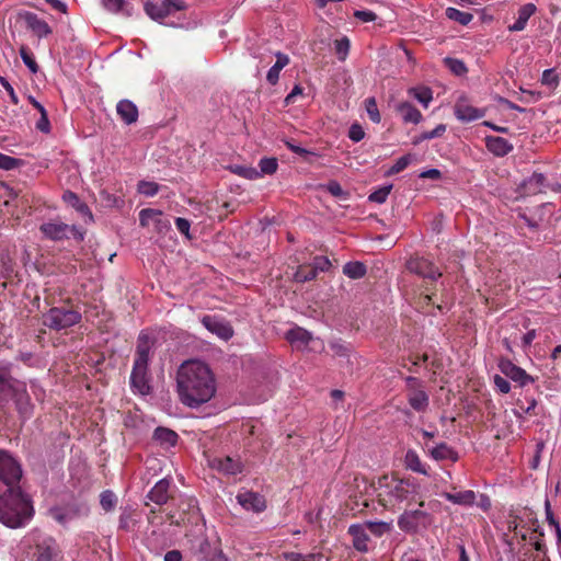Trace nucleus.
Returning <instances> with one entry per match:
<instances>
[{
	"label": "nucleus",
	"mask_w": 561,
	"mask_h": 561,
	"mask_svg": "<svg viewBox=\"0 0 561 561\" xmlns=\"http://www.w3.org/2000/svg\"><path fill=\"white\" fill-rule=\"evenodd\" d=\"M443 496L453 504L462 506H472L476 501V493L471 490H466L457 493L445 492Z\"/></svg>",
	"instance_id": "nucleus-27"
},
{
	"label": "nucleus",
	"mask_w": 561,
	"mask_h": 561,
	"mask_svg": "<svg viewBox=\"0 0 561 561\" xmlns=\"http://www.w3.org/2000/svg\"><path fill=\"white\" fill-rule=\"evenodd\" d=\"M407 400L410 407L416 412H425L430 404V398L426 393L423 382L412 376L405 378Z\"/></svg>",
	"instance_id": "nucleus-9"
},
{
	"label": "nucleus",
	"mask_w": 561,
	"mask_h": 561,
	"mask_svg": "<svg viewBox=\"0 0 561 561\" xmlns=\"http://www.w3.org/2000/svg\"><path fill=\"white\" fill-rule=\"evenodd\" d=\"M432 516L422 510L404 511L398 518V527L409 534L417 533L420 528H427L432 524Z\"/></svg>",
	"instance_id": "nucleus-7"
},
{
	"label": "nucleus",
	"mask_w": 561,
	"mask_h": 561,
	"mask_svg": "<svg viewBox=\"0 0 561 561\" xmlns=\"http://www.w3.org/2000/svg\"><path fill=\"white\" fill-rule=\"evenodd\" d=\"M34 508L30 496L20 486H9L0 495V522L10 527L25 526L33 517Z\"/></svg>",
	"instance_id": "nucleus-2"
},
{
	"label": "nucleus",
	"mask_w": 561,
	"mask_h": 561,
	"mask_svg": "<svg viewBox=\"0 0 561 561\" xmlns=\"http://www.w3.org/2000/svg\"><path fill=\"white\" fill-rule=\"evenodd\" d=\"M202 324L213 334L224 341H228L233 336V329L226 320L216 316H204Z\"/></svg>",
	"instance_id": "nucleus-14"
},
{
	"label": "nucleus",
	"mask_w": 561,
	"mask_h": 561,
	"mask_svg": "<svg viewBox=\"0 0 561 561\" xmlns=\"http://www.w3.org/2000/svg\"><path fill=\"white\" fill-rule=\"evenodd\" d=\"M137 191L141 195L151 197L159 192V185L151 181H140L137 185Z\"/></svg>",
	"instance_id": "nucleus-45"
},
{
	"label": "nucleus",
	"mask_w": 561,
	"mask_h": 561,
	"mask_svg": "<svg viewBox=\"0 0 561 561\" xmlns=\"http://www.w3.org/2000/svg\"><path fill=\"white\" fill-rule=\"evenodd\" d=\"M19 359L31 367L39 365V359L30 352L20 353Z\"/></svg>",
	"instance_id": "nucleus-62"
},
{
	"label": "nucleus",
	"mask_w": 561,
	"mask_h": 561,
	"mask_svg": "<svg viewBox=\"0 0 561 561\" xmlns=\"http://www.w3.org/2000/svg\"><path fill=\"white\" fill-rule=\"evenodd\" d=\"M186 8V3L183 0H160L145 3V12L150 19L172 27L182 26V24L173 21L169 22L167 19L174 16L178 12L184 11Z\"/></svg>",
	"instance_id": "nucleus-5"
},
{
	"label": "nucleus",
	"mask_w": 561,
	"mask_h": 561,
	"mask_svg": "<svg viewBox=\"0 0 561 561\" xmlns=\"http://www.w3.org/2000/svg\"><path fill=\"white\" fill-rule=\"evenodd\" d=\"M416 158L412 153L404 154L400 157L396 163L386 172V175L391 176L394 175L404 169H407Z\"/></svg>",
	"instance_id": "nucleus-38"
},
{
	"label": "nucleus",
	"mask_w": 561,
	"mask_h": 561,
	"mask_svg": "<svg viewBox=\"0 0 561 561\" xmlns=\"http://www.w3.org/2000/svg\"><path fill=\"white\" fill-rule=\"evenodd\" d=\"M18 19L23 21L26 28L38 38L47 37L53 33L49 24L34 12L22 10L18 13Z\"/></svg>",
	"instance_id": "nucleus-11"
},
{
	"label": "nucleus",
	"mask_w": 561,
	"mask_h": 561,
	"mask_svg": "<svg viewBox=\"0 0 561 561\" xmlns=\"http://www.w3.org/2000/svg\"><path fill=\"white\" fill-rule=\"evenodd\" d=\"M351 43L350 39L344 36L341 39L335 41V53L340 60H345L350 51Z\"/></svg>",
	"instance_id": "nucleus-49"
},
{
	"label": "nucleus",
	"mask_w": 561,
	"mask_h": 561,
	"mask_svg": "<svg viewBox=\"0 0 561 561\" xmlns=\"http://www.w3.org/2000/svg\"><path fill=\"white\" fill-rule=\"evenodd\" d=\"M20 165V160L11 156L0 153V169L10 171Z\"/></svg>",
	"instance_id": "nucleus-51"
},
{
	"label": "nucleus",
	"mask_w": 561,
	"mask_h": 561,
	"mask_svg": "<svg viewBox=\"0 0 561 561\" xmlns=\"http://www.w3.org/2000/svg\"><path fill=\"white\" fill-rule=\"evenodd\" d=\"M260 176L262 174H273L276 172L278 163L275 158H263L259 162Z\"/></svg>",
	"instance_id": "nucleus-48"
},
{
	"label": "nucleus",
	"mask_w": 561,
	"mask_h": 561,
	"mask_svg": "<svg viewBox=\"0 0 561 561\" xmlns=\"http://www.w3.org/2000/svg\"><path fill=\"white\" fill-rule=\"evenodd\" d=\"M62 199L65 203L73 207L78 213L83 216H89V218L92 219V213L90 211L88 205L83 203L76 193L66 191L62 195Z\"/></svg>",
	"instance_id": "nucleus-30"
},
{
	"label": "nucleus",
	"mask_w": 561,
	"mask_h": 561,
	"mask_svg": "<svg viewBox=\"0 0 561 561\" xmlns=\"http://www.w3.org/2000/svg\"><path fill=\"white\" fill-rule=\"evenodd\" d=\"M380 492L378 496L383 505H394L409 501L416 493V485L409 480H390L385 477L379 481Z\"/></svg>",
	"instance_id": "nucleus-4"
},
{
	"label": "nucleus",
	"mask_w": 561,
	"mask_h": 561,
	"mask_svg": "<svg viewBox=\"0 0 561 561\" xmlns=\"http://www.w3.org/2000/svg\"><path fill=\"white\" fill-rule=\"evenodd\" d=\"M50 516L59 524L66 525L79 515V511L72 507H55L50 510Z\"/></svg>",
	"instance_id": "nucleus-32"
},
{
	"label": "nucleus",
	"mask_w": 561,
	"mask_h": 561,
	"mask_svg": "<svg viewBox=\"0 0 561 561\" xmlns=\"http://www.w3.org/2000/svg\"><path fill=\"white\" fill-rule=\"evenodd\" d=\"M485 146L490 152L497 157H504L513 150L512 144L499 136L485 137Z\"/></svg>",
	"instance_id": "nucleus-23"
},
{
	"label": "nucleus",
	"mask_w": 561,
	"mask_h": 561,
	"mask_svg": "<svg viewBox=\"0 0 561 561\" xmlns=\"http://www.w3.org/2000/svg\"><path fill=\"white\" fill-rule=\"evenodd\" d=\"M22 478L20 462L8 451L0 450V480L9 486H19Z\"/></svg>",
	"instance_id": "nucleus-8"
},
{
	"label": "nucleus",
	"mask_w": 561,
	"mask_h": 561,
	"mask_svg": "<svg viewBox=\"0 0 561 561\" xmlns=\"http://www.w3.org/2000/svg\"><path fill=\"white\" fill-rule=\"evenodd\" d=\"M117 503V497L115 493L111 490H105L100 495V504L102 508L106 512L112 511Z\"/></svg>",
	"instance_id": "nucleus-43"
},
{
	"label": "nucleus",
	"mask_w": 561,
	"mask_h": 561,
	"mask_svg": "<svg viewBox=\"0 0 561 561\" xmlns=\"http://www.w3.org/2000/svg\"><path fill=\"white\" fill-rule=\"evenodd\" d=\"M404 466L408 470L428 476V466L424 463L414 449H409L404 456Z\"/></svg>",
	"instance_id": "nucleus-25"
},
{
	"label": "nucleus",
	"mask_w": 561,
	"mask_h": 561,
	"mask_svg": "<svg viewBox=\"0 0 561 561\" xmlns=\"http://www.w3.org/2000/svg\"><path fill=\"white\" fill-rule=\"evenodd\" d=\"M499 369L506 378L511 379L519 387H525L535 381V379L528 375L525 369L515 365L511 359L502 358L499 362Z\"/></svg>",
	"instance_id": "nucleus-12"
},
{
	"label": "nucleus",
	"mask_w": 561,
	"mask_h": 561,
	"mask_svg": "<svg viewBox=\"0 0 561 561\" xmlns=\"http://www.w3.org/2000/svg\"><path fill=\"white\" fill-rule=\"evenodd\" d=\"M162 211L152 208L141 209L139 213V222L142 227H147L150 224L162 222Z\"/></svg>",
	"instance_id": "nucleus-35"
},
{
	"label": "nucleus",
	"mask_w": 561,
	"mask_h": 561,
	"mask_svg": "<svg viewBox=\"0 0 561 561\" xmlns=\"http://www.w3.org/2000/svg\"><path fill=\"white\" fill-rule=\"evenodd\" d=\"M15 405L23 419H28L33 412V405L25 390L15 394Z\"/></svg>",
	"instance_id": "nucleus-31"
},
{
	"label": "nucleus",
	"mask_w": 561,
	"mask_h": 561,
	"mask_svg": "<svg viewBox=\"0 0 561 561\" xmlns=\"http://www.w3.org/2000/svg\"><path fill=\"white\" fill-rule=\"evenodd\" d=\"M103 7L112 12V13H118L123 10L125 5V0H101Z\"/></svg>",
	"instance_id": "nucleus-54"
},
{
	"label": "nucleus",
	"mask_w": 561,
	"mask_h": 561,
	"mask_svg": "<svg viewBox=\"0 0 561 561\" xmlns=\"http://www.w3.org/2000/svg\"><path fill=\"white\" fill-rule=\"evenodd\" d=\"M44 238L51 241H62L73 236L77 240H83V233L76 226H68L61 221L44 222L39 227Z\"/></svg>",
	"instance_id": "nucleus-10"
},
{
	"label": "nucleus",
	"mask_w": 561,
	"mask_h": 561,
	"mask_svg": "<svg viewBox=\"0 0 561 561\" xmlns=\"http://www.w3.org/2000/svg\"><path fill=\"white\" fill-rule=\"evenodd\" d=\"M408 270L425 279L436 280L442 276L438 268L424 257H414L408 262Z\"/></svg>",
	"instance_id": "nucleus-13"
},
{
	"label": "nucleus",
	"mask_w": 561,
	"mask_h": 561,
	"mask_svg": "<svg viewBox=\"0 0 561 561\" xmlns=\"http://www.w3.org/2000/svg\"><path fill=\"white\" fill-rule=\"evenodd\" d=\"M276 62L270 68L266 76V79L271 84H275L277 82L279 71L289 62L288 56L280 53L276 55Z\"/></svg>",
	"instance_id": "nucleus-33"
},
{
	"label": "nucleus",
	"mask_w": 561,
	"mask_h": 561,
	"mask_svg": "<svg viewBox=\"0 0 561 561\" xmlns=\"http://www.w3.org/2000/svg\"><path fill=\"white\" fill-rule=\"evenodd\" d=\"M210 466L219 472L227 476H236L241 473L243 465L238 458L232 457H216L209 461Z\"/></svg>",
	"instance_id": "nucleus-16"
},
{
	"label": "nucleus",
	"mask_w": 561,
	"mask_h": 561,
	"mask_svg": "<svg viewBox=\"0 0 561 561\" xmlns=\"http://www.w3.org/2000/svg\"><path fill=\"white\" fill-rule=\"evenodd\" d=\"M392 185L382 186L379 190L373 192L368 199L374 203L382 204L391 192Z\"/></svg>",
	"instance_id": "nucleus-50"
},
{
	"label": "nucleus",
	"mask_w": 561,
	"mask_h": 561,
	"mask_svg": "<svg viewBox=\"0 0 561 561\" xmlns=\"http://www.w3.org/2000/svg\"><path fill=\"white\" fill-rule=\"evenodd\" d=\"M13 390V378L7 367H0V394H8Z\"/></svg>",
	"instance_id": "nucleus-41"
},
{
	"label": "nucleus",
	"mask_w": 561,
	"mask_h": 561,
	"mask_svg": "<svg viewBox=\"0 0 561 561\" xmlns=\"http://www.w3.org/2000/svg\"><path fill=\"white\" fill-rule=\"evenodd\" d=\"M446 131V125L439 124L433 130L422 133L413 144L440 137Z\"/></svg>",
	"instance_id": "nucleus-46"
},
{
	"label": "nucleus",
	"mask_w": 561,
	"mask_h": 561,
	"mask_svg": "<svg viewBox=\"0 0 561 561\" xmlns=\"http://www.w3.org/2000/svg\"><path fill=\"white\" fill-rule=\"evenodd\" d=\"M152 340L146 333H140L136 348V357L130 374V386L135 393L147 396L151 391L148 377V365L150 351L152 348Z\"/></svg>",
	"instance_id": "nucleus-3"
},
{
	"label": "nucleus",
	"mask_w": 561,
	"mask_h": 561,
	"mask_svg": "<svg viewBox=\"0 0 561 561\" xmlns=\"http://www.w3.org/2000/svg\"><path fill=\"white\" fill-rule=\"evenodd\" d=\"M286 339L291 345L304 347L311 342L312 334L304 328L296 327L287 331Z\"/></svg>",
	"instance_id": "nucleus-26"
},
{
	"label": "nucleus",
	"mask_w": 561,
	"mask_h": 561,
	"mask_svg": "<svg viewBox=\"0 0 561 561\" xmlns=\"http://www.w3.org/2000/svg\"><path fill=\"white\" fill-rule=\"evenodd\" d=\"M328 192L335 197H344L346 194L343 191L341 184L336 181H330L327 184Z\"/></svg>",
	"instance_id": "nucleus-59"
},
{
	"label": "nucleus",
	"mask_w": 561,
	"mask_h": 561,
	"mask_svg": "<svg viewBox=\"0 0 561 561\" xmlns=\"http://www.w3.org/2000/svg\"><path fill=\"white\" fill-rule=\"evenodd\" d=\"M348 534L352 536L353 546L357 551H368L369 537L367 535V527L364 523L351 525L348 527Z\"/></svg>",
	"instance_id": "nucleus-20"
},
{
	"label": "nucleus",
	"mask_w": 561,
	"mask_h": 561,
	"mask_svg": "<svg viewBox=\"0 0 561 561\" xmlns=\"http://www.w3.org/2000/svg\"><path fill=\"white\" fill-rule=\"evenodd\" d=\"M409 94L417 100L425 108L428 107L430 103L433 100V92L430 88H411L409 89Z\"/></svg>",
	"instance_id": "nucleus-36"
},
{
	"label": "nucleus",
	"mask_w": 561,
	"mask_h": 561,
	"mask_svg": "<svg viewBox=\"0 0 561 561\" xmlns=\"http://www.w3.org/2000/svg\"><path fill=\"white\" fill-rule=\"evenodd\" d=\"M285 145H286V147H287L290 151H293V152H294V153H296V154H299V156H306V154H309V153H310V151H309V150H307V149H305V148H302V147H300V146H298V145H295L293 141L287 140V141H285Z\"/></svg>",
	"instance_id": "nucleus-63"
},
{
	"label": "nucleus",
	"mask_w": 561,
	"mask_h": 561,
	"mask_svg": "<svg viewBox=\"0 0 561 561\" xmlns=\"http://www.w3.org/2000/svg\"><path fill=\"white\" fill-rule=\"evenodd\" d=\"M153 438L163 447H173L176 445L178 434L167 427H157L153 432Z\"/></svg>",
	"instance_id": "nucleus-29"
},
{
	"label": "nucleus",
	"mask_w": 561,
	"mask_h": 561,
	"mask_svg": "<svg viewBox=\"0 0 561 561\" xmlns=\"http://www.w3.org/2000/svg\"><path fill=\"white\" fill-rule=\"evenodd\" d=\"M354 16L363 22H373L377 19L376 13L370 10H357L354 12Z\"/></svg>",
	"instance_id": "nucleus-61"
},
{
	"label": "nucleus",
	"mask_w": 561,
	"mask_h": 561,
	"mask_svg": "<svg viewBox=\"0 0 561 561\" xmlns=\"http://www.w3.org/2000/svg\"><path fill=\"white\" fill-rule=\"evenodd\" d=\"M230 171L239 176L248 180H255L260 178V172L252 167L234 164L229 167Z\"/></svg>",
	"instance_id": "nucleus-40"
},
{
	"label": "nucleus",
	"mask_w": 561,
	"mask_h": 561,
	"mask_svg": "<svg viewBox=\"0 0 561 561\" xmlns=\"http://www.w3.org/2000/svg\"><path fill=\"white\" fill-rule=\"evenodd\" d=\"M537 11V8L534 3H526L518 9L516 21L508 25L510 32H520L524 31L527 26V22L531 15H534Z\"/></svg>",
	"instance_id": "nucleus-22"
},
{
	"label": "nucleus",
	"mask_w": 561,
	"mask_h": 561,
	"mask_svg": "<svg viewBox=\"0 0 561 561\" xmlns=\"http://www.w3.org/2000/svg\"><path fill=\"white\" fill-rule=\"evenodd\" d=\"M237 502L249 512L262 513L266 508L265 497L253 491H241L236 496Z\"/></svg>",
	"instance_id": "nucleus-15"
},
{
	"label": "nucleus",
	"mask_w": 561,
	"mask_h": 561,
	"mask_svg": "<svg viewBox=\"0 0 561 561\" xmlns=\"http://www.w3.org/2000/svg\"><path fill=\"white\" fill-rule=\"evenodd\" d=\"M348 137L354 142H358L362 139H364L365 131H364L363 127L359 124L355 123V124H352L350 129H348Z\"/></svg>",
	"instance_id": "nucleus-55"
},
{
	"label": "nucleus",
	"mask_w": 561,
	"mask_h": 561,
	"mask_svg": "<svg viewBox=\"0 0 561 561\" xmlns=\"http://www.w3.org/2000/svg\"><path fill=\"white\" fill-rule=\"evenodd\" d=\"M397 111L405 123L419 124L422 119L421 112L409 102L399 103Z\"/></svg>",
	"instance_id": "nucleus-28"
},
{
	"label": "nucleus",
	"mask_w": 561,
	"mask_h": 561,
	"mask_svg": "<svg viewBox=\"0 0 561 561\" xmlns=\"http://www.w3.org/2000/svg\"><path fill=\"white\" fill-rule=\"evenodd\" d=\"M445 14L449 20L455 21L460 25H468L473 19V15L470 12L460 11L451 7L446 9Z\"/></svg>",
	"instance_id": "nucleus-37"
},
{
	"label": "nucleus",
	"mask_w": 561,
	"mask_h": 561,
	"mask_svg": "<svg viewBox=\"0 0 561 561\" xmlns=\"http://www.w3.org/2000/svg\"><path fill=\"white\" fill-rule=\"evenodd\" d=\"M175 226H176V229L182 234H184L186 238L191 239V236H190L191 224L187 219L182 218V217L175 218Z\"/></svg>",
	"instance_id": "nucleus-58"
},
{
	"label": "nucleus",
	"mask_w": 561,
	"mask_h": 561,
	"mask_svg": "<svg viewBox=\"0 0 561 561\" xmlns=\"http://www.w3.org/2000/svg\"><path fill=\"white\" fill-rule=\"evenodd\" d=\"M366 271L367 270H366L365 264L359 261L347 262L343 266V274L352 279H358V278L364 277L366 274Z\"/></svg>",
	"instance_id": "nucleus-34"
},
{
	"label": "nucleus",
	"mask_w": 561,
	"mask_h": 561,
	"mask_svg": "<svg viewBox=\"0 0 561 561\" xmlns=\"http://www.w3.org/2000/svg\"><path fill=\"white\" fill-rule=\"evenodd\" d=\"M493 382H494L495 389L500 393L506 394L511 391L510 381L506 378L502 377L501 375H495L493 377Z\"/></svg>",
	"instance_id": "nucleus-53"
},
{
	"label": "nucleus",
	"mask_w": 561,
	"mask_h": 561,
	"mask_svg": "<svg viewBox=\"0 0 561 561\" xmlns=\"http://www.w3.org/2000/svg\"><path fill=\"white\" fill-rule=\"evenodd\" d=\"M367 529L376 537H381L382 535L390 533L392 530L391 522H365L364 523Z\"/></svg>",
	"instance_id": "nucleus-39"
},
{
	"label": "nucleus",
	"mask_w": 561,
	"mask_h": 561,
	"mask_svg": "<svg viewBox=\"0 0 561 561\" xmlns=\"http://www.w3.org/2000/svg\"><path fill=\"white\" fill-rule=\"evenodd\" d=\"M176 389L181 403L197 409L216 394L217 382L208 364L199 359L182 363L176 373Z\"/></svg>",
	"instance_id": "nucleus-1"
},
{
	"label": "nucleus",
	"mask_w": 561,
	"mask_h": 561,
	"mask_svg": "<svg viewBox=\"0 0 561 561\" xmlns=\"http://www.w3.org/2000/svg\"><path fill=\"white\" fill-rule=\"evenodd\" d=\"M455 116L457 119L469 123L484 116L485 111L477 108L467 103L465 99H459L455 104Z\"/></svg>",
	"instance_id": "nucleus-17"
},
{
	"label": "nucleus",
	"mask_w": 561,
	"mask_h": 561,
	"mask_svg": "<svg viewBox=\"0 0 561 561\" xmlns=\"http://www.w3.org/2000/svg\"><path fill=\"white\" fill-rule=\"evenodd\" d=\"M20 56L24 65L28 68V70L32 73H37L38 71V65L34 58V55L31 53V50L26 46H21L20 48Z\"/></svg>",
	"instance_id": "nucleus-42"
},
{
	"label": "nucleus",
	"mask_w": 561,
	"mask_h": 561,
	"mask_svg": "<svg viewBox=\"0 0 561 561\" xmlns=\"http://www.w3.org/2000/svg\"><path fill=\"white\" fill-rule=\"evenodd\" d=\"M164 561H182V554L178 550L168 551L164 554Z\"/></svg>",
	"instance_id": "nucleus-64"
},
{
	"label": "nucleus",
	"mask_w": 561,
	"mask_h": 561,
	"mask_svg": "<svg viewBox=\"0 0 561 561\" xmlns=\"http://www.w3.org/2000/svg\"><path fill=\"white\" fill-rule=\"evenodd\" d=\"M0 84L5 89V91L8 92L9 96H10V100L13 104H18L19 103V98L13 89V87L10 84V82L4 78V77H1L0 76Z\"/></svg>",
	"instance_id": "nucleus-60"
},
{
	"label": "nucleus",
	"mask_w": 561,
	"mask_h": 561,
	"mask_svg": "<svg viewBox=\"0 0 561 561\" xmlns=\"http://www.w3.org/2000/svg\"><path fill=\"white\" fill-rule=\"evenodd\" d=\"M312 267H314L318 273L319 272H327L330 270L331 267V262L328 257L325 256H317L314 257L313 260V265Z\"/></svg>",
	"instance_id": "nucleus-56"
},
{
	"label": "nucleus",
	"mask_w": 561,
	"mask_h": 561,
	"mask_svg": "<svg viewBox=\"0 0 561 561\" xmlns=\"http://www.w3.org/2000/svg\"><path fill=\"white\" fill-rule=\"evenodd\" d=\"M42 319L44 327L54 331H64L80 323L82 314L77 309L51 307L43 313Z\"/></svg>",
	"instance_id": "nucleus-6"
},
{
	"label": "nucleus",
	"mask_w": 561,
	"mask_h": 561,
	"mask_svg": "<svg viewBox=\"0 0 561 561\" xmlns=\"http://www.w3.org/2000/svg\"><path fill=\"white\" fill-rule=\"evenodd\" d=\"M36 128L45 134H48L50 131V123L48 119L47 111H43V113H41V117L36 123Z\"/></svg>",
	"instance_id": "nucleus-57"
},
{
	"label": "nucleus",
	"mask_w": 561,
	"mask_h": 561,
	"mask_svg": "<svg viewBox=\"0 0 561 561\" xmlns=\"http://www.w3.org/2000/svg\"><path fill=\"white\" fill-rule=\"evenodd\" d=\"M545 512H546V519H547L548 524L551 527H553L556 535H557V540H558V542L561 543V528H560L558 520L554 518V515L551 510V505H550L549 501H546V503H545Z\"/></svg>",
	"instance_id": "nucleus-44"
},
{
	"label": "nucleus",
	"mask_w": 561,
	"mask_h": 561,
	"mask_svg": "<svg viewBox=\"0 0 561 561\" xmlns=\"http://www.w3.org/2000/svg\"><path fill=\"white\" fill-rule=\"evenodd\" d=\"M58 553L56 541L53 538H46L36 546L34 561H56Z\"/></svg>",
	"instance_id": "nucleus-18"
},
{
	"label": "nucleus",
	"mask_w": 561,
	"mask_h": 561,
	"mask_svg": "<svg viewBox=\"0 0 561 561\" xmlns=\"http://www.w3.org/2000/svg\"><path fill=\"white\" fill-rule=\"evenodd\" d=\"M116 111L121 119L127 125H131L138 119V108L129 100L119 101L116 105Z\"/></svg>",
	"instance_id": "nucleus-24"
},
{
	"label": "nucleus",
	"mask_w": 561,
	"mask_h": 561,
	"mask_svg": "<svg viewBox=\"0 0 561 561\" xmlns=\"http://www.w3.org/2000/svg\"><path fill=\"white\" fill-rule=\"evenodd\" d=\"M171 479L163 478L159 480L149 491L147 497L157 505H163L169 500V489Z\"/></svg>",
	"instance_id": "nucleus-21"
},
{
	"label": "nucleus",
	"mask_w": 561,
	"mask_h": 561,
	"mask_svg": "<svg viewBox=\"0 0 561 561\" xmlns=\"http://www.w3.org/2000/svg\"><path fill=\"white\" fill-rule=\"evenodd\" d=\"M424 450L427 451L431 458L436 461L451 460L456 462L458 460V454L446 443H439L433 447H430L427 443L424 444Z\"/></svg>",
	"instance_id": "nucleus-19"
},
{
	"label": "nucleus",
	"mask_w": 561,
	"mask_h": 561,
	"mask_svg": "<svg viewBox=\"0 0 561 561\" xmlns=\"http://www.w3.org/2000/svg\"><path fill=\"white\" fill-rule=\"evenodd\" d=\"M366 111H367L369 118L374 123L380 122V114H379L377 103L374 98H369L366 100Z\"/></svg>",
	"instance_id": "nucleus-52"
},
{
	"label": "nucleus",
	"mask_w": 561,
	"mask_h": 561,
	"mask_svg": "<svg viewBox=\"0 0 561 561\" xmlns=\"http://www.w3.org/2000/svg\"><path fill=\"white\" fill-rule=\"evenodd\" d=\"M445 64L448 67V69L455 73L456 76H462L467 72V67L465 62L457 58H445Z\"/></svg>",
	"instance_id": "nucleus-47"
}]
</instances>
